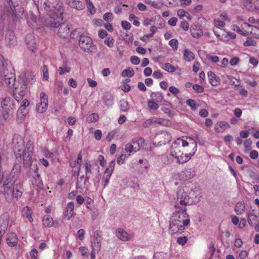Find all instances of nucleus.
Instances as JSON below:
<instances>
[{"mask_svg": "<svg viewBox=\"0 0 259 259\" xmlns=\"http://www.w3.org/2000/svg\"><path fill=\"white\" fill-rule=\"evenodd\" d=\"M23 183L13 181L9 176L3 175L0 181V193L3 194L6 201L11 203L18 200L23 193Z\"/></svg>", "mask_w": 259, "mask_h": 259, "instance_id": "nucleus-1", "label": "nucleus"}, {"mask_svg": "<svg viewBox=\"0 0 259 259\" xmlns=\"http://www.w3.org/2000/svg\"><path fill=\"white\" fill-rule=\"evenodd\" d=\"M13 150L16 159L18 161L23 160L24 166H29L32 162V155L33 151V143L28 141L25 146L22 137L19 135H14L12 139Z\"/></svg>", "mask_w": 259, "mask_h": 259, "instance_id": "nucleus-2", "label": "nucleus"}, {"mask_svg": "<svg viewBox=\"0 0 259 259\" xmlns=\"http://www.w3.org/2000/svg\"><path fill=\"white\" fill-rule=\"evenodd\" d=\"M187 209L183 208H175L170 216L169 225V233L170 235L181 233L190 224V217L187 213Z\"/></svg>", "mask_w": 259, "mask_h": 259, "instance_id": "nucleus-3", "label": "nucleus"}, {"mask_svg": "<svg viewBox=\"0 0 259 259\" xmlns=\"http://www.w3.org/2000/svg\"><path fill=\"white\" fill-rule=\"evenodd\" d=\"M46 26L51 28L57 29L58 35L63 38L67 37L70 33V25L67 22L60 23L55 20L50 21L46 23Z\"/></svg>", "mask_w": 259, "mask_h": 259, "instance_id": "nucleus-4", "label": "nucleus"}, {"mask_svg": "<svg viewBox=\"0 0 259 259\" xmlns=\"http://www.w3.org/2000/svg\"><path fill=\"white\" fill-rule=\"evenodd\" d=\"M189 140V145L192 148V150L188 153L184 154L182 152L179 155L176 156L175 158L177 159V162L178 164H183L189 160L192 156L194 155L197 151V143L194 139L189 137L187 138Z\"/></svg>", "mask_w": 259, "mask_h": 259, "instance_id": "nucleus-5", "label": "nucleus"}, {"mask_svg": "<svg viewBox=\"0 0 259 259\" xmlns=\"http://www.w3.org/2000/svg\"><path fill=\"white\" fill-rule=\"evenodd\" d=\"M190 197L184 189H180L177 192V199L174 203V208H179L191 205Z\"/></svg>", "mask_w": 259, "mask_h": 259, "instance_id": "nucleus-6", "label": "nucleus"}, {"mask_svg": "<svg viewBox=\"0 0 259 259\" xmlns=\"http://www.w3.org/2000/svg\"><path fill=\"white\" fill-rule=\"evenodd\" d=\"M189 145V140L187 141L180 138H178L171 146L170 155L175 157L183 152V147L187 146Z\"/></svg>", "mask_w": 259, "mask_h": 259, "instance_id": "nucleus-7", "label": "nucleus"}, {"mask_svg": "<svg viewBox=\"0 0 259 259\" xmlns=\"http://www.w3.org/2000/svg\"><path fill=\"white\" fill-rule=\"evenodd\" d=\"M25 81L20 87H15V90L13 91V95L15 100L19 102L21 101L26 94L27 91V82H30V80H28V78L26 77L27 74H25Z\"/></svg>", "mask_w": 259, "mask_h": 259, "instance_id": "nucleus-8", "label": "nucleus"}, {"mask_svg": "<svg viewBox=\"0 0 259 259\" xmlns=\"http://www.w3.org/2000/svg\"><path fill=\"white\" fill-rule=\"evenodd\" d=\"M78 42L80 48L84 52H92L91 49L94 47V45L92 39L90 37L84 35H80Z\"/></svg>", "mask_w": 259, "mask_h": 259, "instance_id": "nucleus-9", "label": "nucleus"}, {"mask_svg": "<svg viewBox=\"0 0 259 259\" xmlns=\"http://www.w3.org/2000/svg\"><path fill=\"white\" fill-rule=\"evenodd\" d=\"M40 102L36 105V109L38 113L45 112L48 108V96L45 93L40 94Z\"/></svg>", "mask_w": 259, "mask_h": 259, "instance_id": "nucleus-10", "label": "nucleus"}, {"mask_svg": "<svg viewBox=\"0 0 259 259\" xmlns=\"http://www.w3.org/2000/svg\"><path fill=\"white\" fill-rule=\"evenodd\" d=\"M9 219L7 215H2L0 217V244L2 241L3 235L6 233L8 229Z\"/></svg>", "mask_w": 259, "mask_h": 259, "instance_id": "nucleus-11", "label": "nucleus"}, {"mask_svg": "<svg viewBox=\"0 0 259 259\" xmlns=\"http://www.w3.org/2000/svg\"><path fill=\"white\" fill-rule=\"evenodd\" d=\"M0 69L1 72L12 71L14 70L11 62L0 55Z\"/></svg>", "mask_w": 259, "mask_h": 259, "instance_id": "nucleus-12", "label": "nucleus"}, {"mask_svg": "<svg viewBox=\"0 0 259 259\" xmlns=\"http://www.w3.org/2000/svg\"><path fill=\"white\" fill-rule=\"evenodd\" d=\"M0 106L11 111H14L16 109V105L13 100H12L10 97L8 96L2 99Z\"/></svg>", "mask_w": 259, "mask_h": 259, "instance_id": "nucleus-13", "label": "nucleus"}, {"mask_svg": "<svg viewBox=\"0 0 259 259\" xmlns=\"http://www.w3.org/2000/svg\"><path fill=\"white\" fill-rule=\"evenodd\" d=\"M117 237L122 241H128L133 238V234H128L123 229L118 228L115 232Z\"/></svg>", "mask_w": 259, "mask_h": 259, "instance_id": "nucleus-14", "label": "nucleus"}, {"mask_svg": "<svg viewBox=\"0 0 259 259\" xmlns=\"http://www.w3.org/2000/svg\"><path fill=\"white\" fill-rule=\"evenodd\" d=\"M65 4L71 8L80 11L85 8L83 3L78 0H64Z\"/></svg>", "mask_w": 259, "mask_h": 259, "instance_id": "nucleus-15", "label": "nucleus"}, {"mask_svg": "<svg viewBox=\"0 0 259 259\" xmlns=\"http://www.w3.org/2000/svg\"><path fill=\"white\" fill-rule=\"evenodd\" d=\"M29 111L27 108L20 107L17 112L16 120L18 123H22L25 119L26 115L28 114Z\"/></svg>", "mask_w": 259, "mask_h": 259, "instance_id": "nucleus-16", "label": "nucleus"}, {"mask_svg": "<svg viewBox=\"0 0 259 259\" xmlns=\"http://www.w3.org/2000/svg\"><path fill=\"white\" fill-rule=\"evenodd\" d=\"M74 204L73 202H69L65 208L64 212V218L69 220L74 215Z\"/></svg>", "mask_w": 259, "mask_h": 259, "instance_id": "nucleus-17", "label": "nucleus"}, {"mask_svg": "<svg viewBox=\"0 0 259 259\" xmlns=\"http://www.w3.org/2000/svg\"><path fill=\"white\" fill-rule=\"evenodd\" d=\"M26 43L28 48L33 52L36 50V43L35 38L31 34H27L26 36Z\"/></svg>", "mask_w": 259, "mask_h": 259, "instance_id": "nucleus-18", "label": "nucleus"}, {"mask_svg": "<svg viewBox=\"0 0 259 259\" xmlns=\"http://www.w3.org/2000/svg\"><path fill=\"white\" fill-rule=\"evenodd\" d=\"M64 9H63V3L60 1H58L57 2L56 5H54V10H53L52 12H53L57 17L62 20V15L63 14Z\"/></svg>", "mask_w": 259, "mask_h": 259, "instance_id": "nucleus-19", "label": "nucleus"}, {"mask_svg": "<svg viewBox=\"0 0 259 259\" xmlns=\"http://www.w3.org/2000/svg\"><path fill=\"white\" fill-rule=\"evenodd\" d=\"M7 244L10 247H14L18 244V237L14 232H11L7 234L6 239Z\"/></svg>", "mask_w": 259, "mask_h": 259, "instance_id": "nucleus-20", "label": "nucleus"}, {"mask_svg": "<svg viewBox=\"0 0 259 259\" xmlns=\"http://www.w3.org/2000/svg\"><path fill=\"white\" fill-rule=\"evenodd\" d=\"M6 42L8 46L11 47L16 42V37L14 32L9 30L6 33Z\"/></svg>", "mask_w": 259, "mask_h": 259, "instance_id": "nucleus-21", "label": "nucleus"}, {"mask_svg": "<svg viewBox=\"0 0 259 259\" xmlns=\"http://www.w3.org/2000/svg\"><path fill=\"white\" fill-rule=\"evenodd\" d=\"M11 111L0 106V124H3L9 117V113Z\"/></svg>", "mask_w": 259, "mask_h": 259, "instance_id": "nucleus-22", "label": "nucleus"}, {"mask_svg": "<svg viewBox=\"0 0 259 259\" xmlns=\"http://www.w3.org/2000/svg\"><path fill=\"white\" fill-rule=\"evenodd\" d=\"M131 142L135 147V150L137 151H139L141 148L144 147L145 144V140L142 137L134 138L132 140Z\"/></svg>", "mask_w": 259, "mask_h": 259, "instance_id": "nucleus-23", "label": "nucleus"}, {"mask_svg": "<svg viewBox=\"0 0 259 259\" xmlns=\"http://www.w3.org/2000/svg\"><path fill=\"white\" fill-rule=\"evenodd\" d=\"M230 127L229 124L226 121L218 122L214 126V130L217 133H221L223 130Z\"/></svg>", "mask_w": 259, "mask_h": 259, "instance_id": "nucleus-24", "label": "nucleus"}, {"mask_svg": "<svg viewBox=\"0 0 259 259\" xmlns=\"http://www.w3.org/2000/svg\"><path fill=\"white\" fill-rule=\"evenodd\" d=\"M209 83L212 86H217L220 82V78L212 71H209L207 73Z\"/></svg>", "mask_w": 259, "mask_h": 259, "instance_id": "nucleus-25", "label": "nucleus"}, {"mask_svg": "<svg viewBox=\"0 0 259 259\" xmlns=\"http://www.w3.org/2000/svg\"><path fill=\"white\" fill-rule=\"evenodd\" d=\"M102 100L106 106H110L113 104V97L110 92H105L103 95Z\"/></svg>", "mask_w": 259, "mask_h": 259, "instance_id": "nucleus-26", "label": "nucleus"}, {"mask_svg": "<svg viewBox=\"0 0 259 259\" xmlns=\"http://www.w3.org/2000/svg\"><path fill=\"white\" fill-rule=\"evenodd\" d=\"M183 178L185 180H187L192 179L195 175V170L191 168H186L183 171Z\"/></svg>", "mask_w": 259, "mask_h": 259, "instance_id": "nucleus-27", "label": "nucleus"}, {"mask_svg": "<svg viewBox=\"0 0 259 259\" xmlns=\"http://www.w3.org/2000/svg\"><path fill=\"white\" fill-rule=\"evenodd\" d=\"M14 70H13L12 71H7L6 72H0V81L1 82L5 81L8 79H9L11 77H14Z\"/></svg>", "mask_w": 259, "mask_h": 259, "instance_id": "nucleus-28", "label": "nucleus"}, {"mask_svg": "<svg viewBox=\"0 0 259 259\" xmlns=\"http://www.w3.org/2000/svg\"><path fill=\"white\" fill-rule=\"evenodd\" d=\"M42 224L44 226L50 228L54 225V222L51 215L47 214L43 217Z\"/></svg>", "mask_w": 259, "mask_h": 259, "instance_id": "nucleus-29", "label": "nucleus"}, {"mask_svg": "<svg viewBox=\"0 0 259 259\" xmlns=\"http://www.w3.org/2000/svg\"><path fill=\"white\" fill-rule=\"evenodd\" d=\"M22 216L26 218L30 222H32L33 219L32 217V211L28 206L24 207L22 209Z\"/></svg>", "mask_w": 259, "mask_h": 259, "instance_id": "nucleus-30", "label": "nucleus"}, {"mask_svg": "<svg viewBox=\"0 0 259 259\" xmlns=\"http://www.w3.org/2000/svg\"><path fill=\"white\" fill-rule=\"evenodd\" d=\"M16 81L15 75L14 77H11L8 80L1 82L4 85L10 89H14L15 88V83Z\"/></svg>", "mask_w": 259, "mask_h": 259, "instance_id": "nucleus-31", "label": "nucleus"}, {"mask_svg": "<svg viewBox=\"0 0 259 259\" xmlns=\"http://www.w3.org/2000/svg\"><path fill=\"white\" fill-rule=\"evenodd\" d=\"M245 210V204L242 202H238L235 206V211L238 215L242 214Z\"/></svg>", "mask_w": 259, "mask_h": 259, "instance_id": "nucleus-32", "label": "nucleus"}, {"mask_svg": "<svg viewBox=\"0 0 259 259\" xmlns=\"http://www.w3.org/2000/svg\"><path fill=\"white\" fill-rule=\"evenodd\" d=\"M134 147H135L132 142L128 143L125 145V151L127 156H130L131 154H133L137 151L135 150Z\"/></svg>", "mask_w": 259, "mask_h": 259, "instance_id": "nucleus-33", "label": "nucleus"}, {"mask_svg": "<svg viewBox=\"0 0 259 259\" xmlns=\"http://www.w3.org/2000/svg\"><path fill=\"white\" fill-rule=\"evenodd\" d=\"M43 8L46 11L52 12L54 5L50 0H46L43 3Z\"/></svg>", "mask_w": 259, "mask_h": 259, "instance_id": "nucleus-34", "label": "nucleus"}, {"mask_svg": "<svg viewBox=\"0 0 259 259\" xmlns=\"http://www.w3.org/2000/svg\"><path fill=\"white\" fill-rule=\"evenodd\" d=\"M184 57L187 61H191L194 58V54L188 49H185L184 51Z\"/></svg>", "mask_w": 259, "mask_h": 259, "instance_id": "nucleus-35", "label": "nucleus"}, {"mask_svg": "<svg viewBox=\"0 0 259 259\" xmlns=\"http://www.w3.org/2000/svg\"><path fill=\"white\" fill-rule=\"evenodd\" d=\"M248 26L251 28L250 33L252 36L256 38H259V26L251 24H248Z\"/></svg>", "mask_w": 259, "mask_h": 259, "instance_id": "nucleus-36", "label": "nucleus"}, {"mask_svg": "<svg viewBox=\"0 0 259 259\" xmlns=\"http://www.w3.org/2000/svg\"><path fill=\"white\" fill-rule=\"evenodd\" d=\"M120 109L122 112H127L130 109V105L126 100L120 101Z\"/></svg>", "mask_w": 259, "mask_h": 259, "instance_id": "nucleus-37", "label": "nucleus"}, {"mask_svg": "<svg viewBox=\"0 0 259 259\" xmlns=\"http://www.w3.org/2000/svg\"><path fill=\"white\" fill-rule=\"evenodd\" d=\"M151 97L156 102H160L163 99L162 94L160 92H153L151 95Z\"/></svg>", "mask_w": 259, "mask_h": 259, "instance_id": "nucleus-38", "label": "nucleus"}, {"mask_svg": "<svg viewBox=\"0 0 259 259\" xmlns=\"http://www.w3.org/2000/svg\"><path fill=\"white\" fill-rule=\"evenodd\" d=\"M162 68L164 70L169 72H174L176 70V68L175 67V66L168 63L163 64L162 65Z\"/></svg>", "mask_w": 259, "mask_h": 259, "instance_id": "nucleus-39", "label": "nucleus"}, {"mask_svg": "<svg viewBox=\"0 0 259 259\" xmlns=\"http://www.w3.org/2000/svg\"><path fill=\"white\" fill-rule=\"evenodd\" d=\"M191 35L194 38H199L203 35V32L201 29H191Z\"/></svg>", "mask_w": 259, "mask_h": 259, "instance_id": "nucleus-40", "label": "nucleus"}, {"mask_svg": "<svg viewBox=\"0 0 259 259\" xmlns=\"http://www.w3.org/2000/svg\"><path fill=\"white\" fill-rule=\"evenodd\" d=\"M84 1L86 3L87 6V8H88L89 12L92 15L96 13V9L95 8V7L94 6L92 2L90 0H84Z\"/></svg>", "mask_w": 259, "mask_h": 259, "instance_id": "nucleus-41", "label": "nucleus"}, {"mask_svg": "<svg viewBox=\"0 0 259 259\" xmlns=\"http://www.w3.org/2000/svg\"><path fill=\"white\" fill-rule=\"evenodd\" d=\"M115 165V162L114 160H112L109 163L108 167L106 168L104 172L112 175L113 169Z\"/></svg>", "mask_w": 259, "mask_h": 259, "instance_id": "nucleus-42", "label": "nucleus"}, {"mask_svg": "<svg viewBox=\"0 0 259 259\" xmlns=\"http://www.w3.org/2000/svg\"><path fill=\"white\" fill-rule=\"evenodd\" d=\"M134 71L133 69H126L122 71L121 75L123 77H131L134 75Z\"/></svg>", "mask_w": 259, "mask_h": 259, "instance_id": "nucleus-43", "label": "nucleus"}, {"mask_svg": "<svg viewBox=\"0 0 259 259\" xmlns=\"http://www.w3.org/2000/svg\"><path fill=\"white\" fill-rule=\"evenodd\" d=\"M160 136L164 138V140L163 142L161 141V142L165 143L169 142L170 141L171 136L169 133L166 131H162L160 134Z\"/></svg>", "mask_w": 259, "mask_h": 259, "instance_id": "nucleus-44", "label": "nucleus"}, {"mask_svg": "<svg viewBox=\"0 0 259 259\" xmlns=\"http://www.w3.org/2000/svg\"><path fill=\"white\" fill-rule=\"evenodd\" d=\"M99 119V115L97 113H92L87 118V121L89 123L95 122Z\"/></svg>", "mask_w": 259, "mask_h": 259, "instance_id": "nucleus-45", "label": "nucleus"}, {"mask_svg": "<svg viewBox=\"0 0 259 259\" xmlns=\"http://www.w3.org/2000/svg\"><path fill=\"white\" fill-rule=\"evenodd\" d=\"M257 219V216L254 213H248V218L247 221L248 224L252 226L253 224V222L255 221Z\"/></svg>", "mask_w": 259, "mask_h": 259, "instance_id": "nucleus-46", "label": "nucleus"}, {"mask_svg": "<svg viewBox=\"0 0 259 259\" xmlns=\"http://www.w3.org/2000/svg\"><path fill=\"white\" fill-rule=\"evenodd\" d=\"M86 180H81L79 178L76 182V187L77 189H82L85 187Z\"/></svg>", "mask_w": 259, "mask_h": 259, "instance_id": "nucleus-47", "label": "nucleus"}, {"mask_svg": "<svg viewBox=\"0 0 259 259\" xmlns=\"http://www.w3.org/2000/svg\"><path fill=\"white\" fill-rule=\"evenodd\" d=\"M111 176V175L109 174H107V173L105 172L104 173L102 178V183L104 188H105L108 185Z\"/></svg>", "mask_w": 259, "mask_h": 259, "instance_id": "nucleus-48", "label": "nucleus"}, {"mask_svg": "<svg viewBox=\"0 0 259 259\" xmlns=\"http://www.w3.org/2000/svg\"><path fill=\"white\" fill-rule=\"evenodd\" d=\"M163 121V119H162L161 118L156 119V118H154L146 120V121L145 122V124H150L157 123L158 124H161L162 123Z\"/></svg>", "mask_w": 259, "mask_h": 259, "instance_id": "nucleus-49", "label": "nucleus"}, {"mask_svg": "<svg viewBox=\"0 0 259 259\" xmlns=\"http://www.w3.org/2000/svg\"><path fill=\"white\" fill-rule=\"evenodd\" d=\"M244 7L250 10L252 8V0H241Z\"/></svg>", "mask_w": 259, "mask_h": 259, "instance_id": "nucleus-50", "label": "nucleus"}, {"mask_svg": "<svg viewBox=\"0 0 259 259\" xmlns=\"http://www.w3.org/2000/svg\"><path fill=\"white\" fill-rule=\"evenodd\" d=\"M147 105L150 109L157 110L159 108V105L152 100L148 101Z\"/></svg>", "mask_w": 259, "mask_h": 259, "instance_id": "nucleus-51", "label": "nucleus"}, {"mask_svg": "<svg viewBox=\"0 0 259 259\" xmlns=\"http://www.w3.org/2000/svg\"><path fill=\"white\" fill-rule=\"evenodd\" d=\"M168 44L171 48H172L174 51L177 50L178 47V41L177 39H171L169 40Z\"/></svg>", "mask_w": 259, "mask_h": 259, "instance_id": "nucleus-52", "label": "nucleus"}, {"mask_svg": "<svg viewBox=\"0 0 259 259\" xmlns=\"http://www.w3.org/2000/svg\"><path fill=\"white\" fill-rule=\"evenodd\" d=\"M186 103L187 105L191 107L192 110H195L196 109L197 106L194 100L191 99H188L187 100Z\"/></svg>", "mask_w": 259, "mask_h": 259, "instance_id": "nucleus-53", "label": "nucleus"}, {"mask_svg": "<svg viewBox=\"0 0 259 259\" xmlns=\"http://www.w3.org/2000/svg\"><path fill=\"white\" fill-rule=\"evenodd\" d=\"M92 248L94 250H97V252L100 251L101 247V241H93L92 244Z\"/></svg>", "mask_w": 259, "mask_h": 259, "instance_id": "nucleus-54", "label": "nucleus"}, {"mask_svg": "<svg viewBox=\"0 0 259 259\" xmlns=\"http://www.w3.org/2000/svg\"><path fill=\"white\" fill-rule=\"evenodd\" d=\"M104 43L108 47L112 48L114 46V39L112 37H109L105 39Z\"/></svg>", "mask_w": 259, "mask_h": 259, "instance_id": "nucleus-55", "label": "nucleus"}, {"mask_svg": "<svg viewBox=\"0 0 259 259\" xmlns=\"http://www.w3.org/2000/svg\"><path fill=\"white\" fill-rule=\"evenodd\" d=\"M42 71L43 72V78L47 80L49 78V72L48 66L46 65H43L42 67Z\"/></svg>", "mask_w": 259, "mask_h": 259, "instance_id": "nucleus-56", "label": "nucleus"}, {"mask_svg": "<svg viewBox=\"0 0 259 259\" xmlns=\"http://www.w3.org/2000/svg\"><path fill=\"white\" fill-rule=\"evenodd\" d=\"M101 231L100 230H97L94 233L93 235V241H101Z\"/></svg>", "mask_w": 259, "mask_h": 259, "instance_id": "nucleus-57", "label": "nucleus"}, {"mask_svg": "<svg viewBox=\"0 0 259 259\" xmlns=\"http://www.w3.org/2000/svg\"><path fill=\"white\" fill-rule=\"evenodd\" d=\"M244 46L245 47L255 46H256V42L252 40L251 38H247L246 40L244 42Z\"/></svg>", "mask_w": 259, "mask_h": 259, "instance_id": "nucleus-58", "label": "nucleus"}, {"mask_svg": "<svg viewBox=\"0 0 259 259\" xmlns=\"http://www.w3.org/2000/svg\"><path fill=\"white\" fill-rule=\"evenodd\" d=\"M127 154H121V155L117 158V163L118 164H122L124 162L125 157H128Z\"/></svg>", "mask_w": 259, "mask_h": 259, "instance_id": "nucleus-59", "label": "nucleus"}, {"mask_svg": "<svg viewBox=\"0 0 259 259\" xmlns=\"http://www.w3.org/2000/svg\"><path fill=\"white\" fill-rule=\"evenodd\" d=\"M82 256L88 257L89 255V250L85 247H81L79 249Z\"/></svg>", "mask_w": 259, "mask_h": 259, "instance_id": "nucleus-60", "label": "nucleus"}, {"mask_svg": "<svg viewBox=\"0 0 259 259\" xmlns=\"http://www.w3.org/2000/svg\"><path fill=\"white\" fill-rule=\"evenodd\" d=\"M70 71V68L66 66L64 68L60 67L58 69V73L60 75H63L65 72H69Z\"/></svg>", "mask_w": 259, "mask_h": 259, "instance_id": "nucleus-61", "label": "nucleus"}, {"mask_svg": "<svg viewBox=\"0 0 259 259\" xmlns=\"http://www.w3.org/2000/svg\"><path fill=\"white\" fill-rule=\"evenodd\" d=\"M192 88L194 91L198 93H202L204 91V88L202 86L197 84L193 85Z\"/></svg>", "mask_w": 259, "mask_h": 259, "instance_id": "nucleus-62", "label": "nucleus"}, {"mask_svg": "<svg viewBox=\"0 0 259 259\" xmlns=\"http://www.w3.org/2000/svg\"><path fill=\"white\" fill-rule=\"evenodd\" d=\"M252 141L250 139H246L244 142V145L246 150H250L251 149V144Z\"/></svg>", "mask_w": 259, "mask_h": 259, "instance_id": "nucleus-63", "label": "nucleus"}, {"mask_svg": "<svg viewBox=\"0 0 259 259\" xmlns=\"http://www.w3.org/2000/svg\"><path fill=\"white\" fill-rule=\"evenodd\" d=\"M177 241L179 244L184 245L186 243L187 238L186 236L178 237Z\"/></svg>", "mask_w": 259, "mask_h": 259, "instance_id": "nucleus-64", "label": "nucleus"}]
</instances>
